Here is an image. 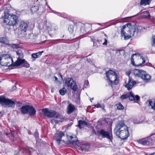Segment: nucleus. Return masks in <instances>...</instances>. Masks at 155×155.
Masks as SVG:
<instances>
[{"label":"nucleus","instance_id":"obj_1","mask_svg":"<svg viewBox=\"0 0 155 155\" xmlns=\"http://www.w3.org/2000/svg\"><path fill=\"white\" fill-rule=\"evenodd\" d=\"M134 23H129L124 25L121 30V37H124V40H127L133 36L135 33L140 32L142 29L140 26L136 27Z\"/></svg>","mask_w":155,"mask_h":155},{"label":"nucleus","instance_id":"obj_6","mask_svg":"<svg viewBox=\"0 0 155 155\" xmlns=\"http://www.w3.org/2000/svg\"><path fill=\"white\" fill-rule=\"evenodd\" d=\"M20 110L21 113L24 114L28 113L31 115H33L36 113V110L34 107L29 105L23 106Z\"/></svg>","mask_w":155,"mask_h":155},{"label":"nucleus","instance_id":"obj_47","mask_svg":"<svg viewBox=\"0 0 155 155\" xmlns=\"http://www.w3.org/2000/svg\"><path fill=\"white\" fill-rule=\"evenodd\" d=\"M16 87L15 86V85L13 87L12 89H13L12 90H14V89H16Z\"/></svg>","mask_w":155,"mask_h":155},{"label":"nucleus","instance_id":"obj_28","mask_svg":"<svg viewBox=\"0 0 155 155\" xmlns=\"http://www.w3.org/2000/svg\"><path fill=\"white\" fill-rule=\"evenodd\" d=\"M38 10V7L37 6H32L31 8V12L32 13L35 12Z\"/></svg>","mask_w":155,"mask_h":155},{"label":"nucleus","instance_id":"obj_12","mask_svg":"<svg viewBox=\"0 0 155 155\" xmlns=\"http://www.w3.org/2000/svg\"><path fill=\"white\" fill-rule=\"evenodd\" d=\"M22 64L24 67L28 68L30 67L29 64L25 61V59H21L19 58H18L17 60L13 64V65L14 66H17Z\"/></svg>","mask_w":155,"mask_h":155},{"label":"nucleus","instance_id":"obj_40","mask_svg":"<svg viewBox=\"0 0 155 155\" xmlns=\"http://www.w3.org/2000/svg\"><path fill=\"white\" fill-rule=\"evenodd\" d=\"M43 51H40V52H37V53H36V54H37V55L38 57V58H39L41 56L42 53H43Z\"/></svg>","mask_w":155,"mask_h":155},{"label":"nucleus","instance_id":"obj_58","mask_svg":"<svg viewBox=\"0 0 155 155\" xmlns=\"http://www.w3.org/2000/svg\"><path fill=\"white\" fill-rule=\"evenodd\" d=\"M1 114V112H0V114Z\"/></svg>","mask_w":155,"mask_h":155},{"label":"nucleus","instance_id":"obj_10","mask_svg":"<svg viewBox=\"0 0 155 155\" xmlns=\"http://www.w3.org/2000/svg\"><path fill=\"white\" fill-rule=\"evenodd\" d=\"M42 112L43 114L47 117L51 118L56 115V112L54 110H49L48 108L43 109Z\"/></svg>","mask_w":155,"mask_h":155},{"label":"nucleus","instance_id":"obj_44","mask_svg":"<svg viewBox=\"0 0 155 155\" xmlns=\"http://www.w3.org/2000/svg\"><path fill=\"white\" fill-rule=\"evenodd\" d=\"M131 73V72L130 71H128L126 72V74L129 76V78L130 77V75Z\"/></svg>","mask_w":155,"mask_h":155},{"label":"nucleus","instance_id":"obj_20","mask_svg":"<svg viewBox=\"0 0 155 155\" xmlns=\"http://www.w3.org/2000/svg\"><path fill=\"white\" fill-rule=\"evenodd\" d=\"M143 71L138 69H135L133 71L134 74L136 77H141Z\"/></svg>","mask_w":155,"mask_h":155},{"label":"nucleus","instance_id":"obj_18","mask_svg":"<svg viewBox=\"0 0 155 155\" xmlns=\"http://www.w3.org/2000/svg\"><path fill=\"white\" fill-rule=\"evenodd\" d=\"M75 109L74 106L71 104H69L67 107V114H69L72 113Z\"/></svg>","mask_w":155,"mask_h":155},{"label":"nucleus","instance_id":"obj_21","mask_svg":"<svg viewBox=\"0 0 155 155\" xmlns=\"http://www.w3.org/2000/svg\"><path fill=\"white\" fill-rule=\"evenodd\" d=\"M73 79L72 78H68L65 80V85L68 87H70L71 86L72 81H74Z\"/></svg>","mask_w":155,"mask_h":155},{"label":"nucleus","instance_id":"obj_36","mask_svg":"<svg viewBox=\"0 0 155 155\" xmlns=\"http://www.w3.org/2000/svg\"><path fill=\"white\" fill-rule=\"evenodd\" d=\"M68 30L70 33H73L74 31V27L73 25H70L68 28Z\"/></svg>","mask_w":155,"mask_h":155},{"label":"nucleus","instance_id":"obj_38","mask_svg":"<svg viewBox=\"0 0 155 155\" xmlns=\"http://www.w3.org/2000/svg\"><path fill=\"white\" fill-rule=\"evenodd\" d=\"M51 123L53 124H56L59 123L57 120H56L54 119L51 120Z\"/></svg>","mask_w":155,"mask_h":155},{"label":"nucleus","instance_id":"obj_41","mask_svg":"<svg viewBox=\"0 0 155 155\" xmlns=\"http://www.w3.org/2000/svg\"><path fill=\"white\" fill-rule=\"evenodd\" d=\"M31 57L32 58H38V57L36 53L32 54H31Z\"/></svg>","mask_w":155,"mask_h":155},{"label":"nucleus","instance_id":"obj_25","mask_svg":"<svg viewBox=\"0 0 155 155\" xmlns=\"http://www.w3.org/2000/svg\"><path fill=\"white\" fill-rule=\"evenodd\" d=\"M149 105L151 106V108L155 110V101H149Z\"/></svg>","mask_w":155,"mask_h":155},{"label":"nucleus","instance_id":"obj_27","mask_svg":"<svg viewBox=\"0 0 155 155\" xmlns=\"http://www.w3.org/2000/svg\"><path fill=\"white\" fill-rule=\"evenodd\" d=\"M101 44V42L98 40L93 41V46L96 47L99 46Z\"/></svg>","mask_w":155,"mask_h":155},{"label":"nucleus","instance_id":"obj_45","mask_svg":"<svg viewBox=\"0 0 155 155\" xmlns=\"http://www.w3.org/2000/svg\"><path fill=\"white\" fill-rule=\"evenodd\" d=\"M134 123L135 124H138L140 123V121L137 120H136V119H135L133 120Z\"/></svg>","mask_w":155,"mask_h":155},{"label":"nucleus","instance_id":"obj_29","mask_svg":"<svg viewBox=\"0 0 155 155\" xmlns=\"http://www.w3.org/2000/svg\"><path fill=\"white\" fill-rule=\"evenodd\" d=\"M143 15H142V16L144 18H148L150 16L149 12L147 11L143 12Z\"/></svg>","mask_w":155,"mask_h":155},{"label":"nucleus","instance_id":"obj_31","mask_svg":"<svg viewBox=\"0 0 155 155\" xmlns=\"http://www.w3.org/2000/svg\"><path fill=\"white\" fill-rule=\"evenodd\" d=\"M100 41L101 42V44L104 45H107V40L106 38L102 39Z\"/></svg>","mask_w":155,"mask_h":155},{"label":"nucleus","instance_id":"obj_46","mask_svg":"<svg viewBox=\"0 0 155 155\" xmlns=\"http://www.w3.org/2000/svg\"><path fill=\"white\" fill-rule=\"evenodd\" d=\"M12 47L14 48H17L18 46L15 44H12Z\"/></svg>","mask_w":155,"mask_h":155},{"label":"nucleus","instance_id":"obj_11","mask_svg":"<svg viewBox=\"0 0 155 155\" xmlns=\"http://www.w3.org/2000/svg\"><path fill=\"white\" fill-rule=\"evenodd\" d=\"M29 23L24 21H21L20 24L19 29L21 32H25L28 30Z\"/></svg>","mask_w":155,"mask_h":155},{"label":"nucleus","instance_id":"obj_4","mask_svg":"<svg viewBox=\"0 0 155 155\" xmlns=\"http://www.w3.org/2000/svg\"><path fill=\"white\" fill-rule=\"evenodd\" d=\"M106 76L107 78L111 84H117L118 83L117 76L116 73L114 71L110 70L106 72Z\"/></svg>","mask_w":155,"mask_h":155},{"label":"nucleus","instance_id":"obj_19","mask_svg":"<svg viewBox=\"0 0 155 155\" xmlns=\"http://www.w3.org/2000/svg\"><path fill=\"white\" fill-rule=\"evenodd\" d=\"M78 127L80 129L82 128L84 125L87 126L88 124L87 122L85 120H80L78 121Z\"/></svg>","mask_w":155,"mask_h":155},{"label":"nucleus","instance_id":"obj_57","mask_svg":"<svg viewBox=\"0 0 155 155\" xmlns=\"http://www.w3.org/2000/svg\"><path fill=\"white\" fill-rule=\"evenodd\" d=\"M30 132H28V134H30Z\"/></svg>","mask_w":155,"mask_h":155},{"label":"nucleus","instance_id":"obj_30","mask_svg":"<svg viewBox=\"0 0 155 155\" xmlns=\"http://www.w3.org/2000/svg\"><path fill=\"white\" fill-rule=\"evenodd\" d=\"M66 89L63 87L59 91V93L61 95H64L66 93Z\"/></svg>","mask_w":155,"mask_h":155},{"label":"nucleus","instance_id":"obj_14","mask_svg":"<svg viewBox=\"0 0 155 155\" xmlns=\"http://www.w3.org/2000/svg\"><path fill=\"white\" fill-rule=\"evenodd\" d=\"M64 136V134L63 132L57 133L55 134L54 139L55 140L58 145L60 144V142L62 140L61 138Z\"/></svg>","mask_w":155,"mask_h":155},{"label":"nucleus","instance_id":"obj_22","mask_svg":"<svg viewBox=\"0 0 155 155\" xmlns=\"http://www.w3.org/2000/svg\"><path fill=\"white\" fill-rule=\"evenodd\" d=\"M55 115L56 116L55 118H56L58 119L57 120L58 121L59 123H62L64 121V117L63 116L60 114H57L56 115Z\"/></svg>","mask_w":155,"mask_h":155},{"label":"nucleus","instance_id":"obj_8","mask_svg":"<svg viewBox=\"0 0 155 155\" xmlns=\"http://www.w3.org/2000/svg\"><path fill=\"white\" fill-rule=\"evenodd\" d=\"M98 133L101 135L103 137L106 138L110 141L112 142L113 137L112 133L111 132H108L102 129L99 130L98 132Z\"/></svg>","mask_w":155,"mask_h":155},{"label":"nucleus","instance_id":"obj_43","mask_svg":"<svg viewBox=\"0 0 155 155\" xmlns=\"http://www.w3.org/2000/svg\"><path fill=\"white\" fill-rule=\"evenodd\" d=\"M34 135L36 137H38V133L37 130H36L35 132Z\"/></svg>","mask_w":155,"mask_h":155},{"label":"nucleus","instance_id":"obj_39","mask_svg":"<svg viewBox=\"0 0 155 155\" xmlns=\"http://www.w3.org/2000/svg\"><path fill=\"white\" fill-rule=\"evenodd\" d=\"M152 45L153 46L155 47V35H153L152 36Z\"/></svg>","mask_w":155,"mask_h":155},{"label":"nucleus","instance_id":"obj_54","mask_svg":"<svg viewBox=\"0 0 155 155\" xmlns=\"http://www.w3.org/2000/svg\"><path fill=\"white\" fill-rule=\"evenodd\" d=\"M93 98L91 99L90 100H91H91H93Z\"/></svg>","mask_w":155,"mask_h":155},{"label":"nucleus","instance_id":"obj_53","mask_svg":"<svg viewBox=\"0 0 155 155\" xmlns=\"http://www.w3.org/2000/svg\"><path fill=\"white\" fill-rule=\"evenodd\" d=\"M31 149L32 150H33V151H34V150L33 149H32V148H31Z\"/></svg>","mask_w":155,"mask_h":155},{"label":"nucleus","instance_id":"obj_3","mask_svg":"<svg viewBox=\"0 0 155 155\" xmlns=\"http://www.w3.org/2000/svg\"><path fill=\"white\" fill-rule=\"evenodd\" d=\"M13 61L9 54H3L0 55V64L4 63V65L9 66L13 64Z\"/></svg>","mask_w":155,"mask_h":155},{"label":"nucleus","instance_id":"obj_7","mask_svg":"<svg viewBox=\"0 0 155 155\" xmlns=\"http://www.w3.org/2000/svg\"><path fill=\"white\" fill-rule=\"evenodd\" d=\"M129 98V99L131 101H138L139 100L140 97L138 95H136L134 97L133 94L131 92L125 94H123L120 97V99L122 100Z\"/></svg>","mask_w":155,"mask_h":155},{"label":"nucleus","instance_id":"obj_34","mask_svg":"<svg viewBox=\"0 0 155 155\" xmlns=\"http://www.w3.org/2000/svg\"><path fill=\"white\" fill-rule=\"evenodd\" d=\"M117 105V109L118 110H122L124 108V107L120 103H118Z\"/></svg>","mask_w":155,"mask_h":155},{"label":"nucleus","instance_id":"obj_49","mask_svg":"<svg viewBox=\"0 0 155 155\" xmlns=\"http://www.w3.org/2000/svg\"><path fill=\"white\" fill-rule=\"evenodd\" d=\"M58 75L62 78V76L61 74L59 73Z\"/></svg>","mask_w":155,"mask_h":155},{"label":"nucleus","instance_id":"obj_23","mask_svg":"<svg viewBox=\"0 0 155 155\" xmlns=\"http://www.w3.org/2000/svg\"><path fill=\"white\" fill-rule=\"evenodd\" d=\"M70 141L71 143L73 144H75L77 143L78 140H77V138L76 136H75V137H73L72 136H70Z\"/></svg>","mask_w":155,"mask_h":155},{"label":"nucleus","instance_id":"obj_9","mask_svg":"<svg viewBox=\"0 0 155 155\" xmlns=\"http://www.w3.org/2000/svg\"><path fill=\"white\" fill-rule=\"evenodd\" d=\"M154 140L150 137L138 140V143L143 145H150L153 144Z\"/></svg>","mask_w":155,"mask_h":155},{"label":"nucleus","instance_id":"obj_2","mask_svg":"<svg viewBox=\"0 0 155 155\" xmlns=\"http://www.w3.org/2000/svg\"><path fill=\"white\" fill-rule=\"evenodd\" d=\"M0 19L2 20L5 23L10 26L16 25L18 21V17L15 15H11L6 12H4V17H2Z\"/></svg>","mask_w":155,"mask_h":155},{"label":"nucleus","instance_id":"obj_52","mask_svg":"<svg viewBox=\"0 0 155 155\" xmlns=\"http://www.w3.org/2000/svg\"><path fill=\"white\" fill-rule=\"evenodd\" d=\"M62 40L61 39H57L55 40L56 41H60Z\"/></svg>","mask_w":155,"mask_h":155},{"label":"nucleus","instance_id":"obj_37","mask_svg":"<svg viewBox=\"0 0 155 155\" xmlns=\"http://www.w3.org/2000/svg\"><path fill=\"white\" fill-rule=\"evenodd\" d=\"M6 41V39L5 38L2 37L0 38V43H5Z\"/></svg>","mask_w":155,"mask_h":155},{"label":"nucleus","instance_id":"obj_55","mask_svg":"<svg viewBox=\"0 0 155 155\" xmlns=\"http://www.w3.org/2000/svg\"><path fill=\"white\" fill-rule=\"evenodd\" d=\"M104 35H105V36H106V34H104Z\"/></svg>","mask_w":155,"mask_h":155},{"label":"nucleus","instance_id":"obj_51","mask_svg":"<svg viewBox=\"0 0 155 155\" xmlns=\"http://www.w3.org/2000/svg\"><path fill=\"white\" fill-rule=\"evenodd\" d=\"M77 23H74V25H77Z\"/></svg>","mask_w":155,"mask_h":155},{"label":"nucleus","instance_id":"obj_48","mask_svg":"<svg viewBox=\"0 0 155 155\" xmlns=\"http://www.w3.org/2000/svg\"><path fill=\"white\" fill-rule=\"evenodd\" d=\"M54 78H55V81H58V78L57 77H56L55 76H54Z\"/></svg>","mask_w":155,"mask_h":155},{"label":"nucleus","instance_id":"obj_56","mask_svg":"<svg viewBox=\"0 0 155 155\" xmlns=\"http://www.w3.org/2000/svg\"><path fill=\"white\" fill-rule=\"evenodd\" d=\"M30 132H28V134H30Z\"/></svg>","mask_w":155,"mask_h":155},{"label":"nucleus","instance_id":"obj_5","mask_svg":"<svg viewBox=\"0 0 155 155\" xmlns=\"http://www.w3.org/2000/svg\"><path fill=\"white\" fill-rule=\"evenodd\" d=\"M0 104L3 106L5 107H14L15 105V102L2 96L0 97Z\"/></svg>","mask_w":155,"mask_h":155},{"label":"nucleus","instance_id":"obj_24","mask_svg":"<svg viewBox=\"0 0 155 155\" xmlns=\"http://www.w3.org/2000/svg\"><path fill=\"white\" fill-rule=\"evenodd\" d=\"M71 86H70L72 89L74 91H76L78 89V87L75 81H72Z\"/></svg>","mask_w":155,"mask_h":155},{"label":"nucleus","instance_id":"obj_50","mask_svg":"<svg viewBox=\"0 0 155 155\" xmlns=\"http://www.w3.org/2000/svg\"><path fill=\"white\" fill-rule=\"evenodd\" d=\"M16 53L18 55H19V54H21V53L19 52H16Z\"/></svg>","mask_w":155,"mask_h":155},{"label":"nucleus","instance_id":"obj_42","mask_svg":"<svg viewBox=\"0 0 155 155\" xmlns=\"http://www.w3.org/2000/svg\"><path fill=\"white\" fill-rule=\"evenodd\" d=\"M94 106L97 108H99V107L101 108L102 107V106L100 104H96L94 105Z\"/></svg>","mask_w":155,"mask_h":155},{"label":"nucleus","instance_id":"obj_32","mask_svg":"<svg viewBox=\"0 0 155 155\" xmlns=\"http://www.w3.org/2000/svg\"><path fill=\"white\" fill-rule=\"evenodd\" d=\"M134 55H137L138 56H140V54H133L132 55V56H131V62L132 63V64L133 65H134V59L133 58L134 57Z\"/></svg>","mask_w":155,"mask_h":155},{"label":"nucleus","instance_id":"obj_35","mask_svg":"<svg viewBox=\"0 0 155 155\" xmlns=\"http://www.w3.org/2000/svg\"><path fill=\"white\" fill-rule=\"evenodd\" d=\"M128 130L127 127L126 125H124V126L120 128V130H119L118 132L124 131V130Z\"/></svg>","mask_w":155,"mask_h":155},{"label":"nucleus","instance_id":"obj_33","mask_svg":"<svg viewBox=\"0 0 155 155\" xmlns=\"http://www.w3.org/2000/svg\"><path fill=\"white\" fill-rule=\"evenodd\" d=\"M140 58L141 59L143 60L142 62V63H140V64H137V65H136L137 66L139 67V66H140L142 64L145 63V60L144 57H143V56H140Z\"/></svg>","mask_w":155,"mask_h":155},{"label":"nucleus","instance_id":"obj_16","mask_svg":"<svg viewBox=\"0 0 155 155\" xmlns=\"http://www.w3.org/2000/svg\"><path fill=\"white\" fill-rule=\"evenodd\" d=\"M136 84V81H133L129 77L128 83L126 85L125 87L127 88L128 90H130L131 89L133 86Z\"/></svg>","mask_w":155,"mask_h":155},{"label":"nucleus","instance_id":"obj_26","mask_svg":"<svg viewBox=\"0 0 155 155\" xmlns=\"http://www.w3.org/2000/svg\"><path fill=\"white\" fill-rule=\"evenodd\" d=\"M151 0H141L140 1V4L143 5H149Z\"/></svg>","mask_w":155,"mask_h":155},{"label":"nucleus","instance_id":"obj_13","mask_svg":"<svg viewBox=\"0 0 155 155\" xmlns=\"http://www.w3.org/2000/svg\"><path fill=\"white\" fill-rule=\"evenodd\" d=\"M114 133L117 137L123 140L126 139L129 136V132L127 130H124V131H118Z\"/></svg>","mask_w":155,"mask_h":155},{"label":"nucleus","instance_id":"obj_15","mask_svg":"<svg viewBox=\"0 0 155 155\" xmlns=\"http://www.w3.org/2000/svg\"><path fill=\"white\" fill-rule=\"evenodd\" d=\"M125 125L123 121H119L116 124L114 130V132H117L120 130V128Z\"/></svg>","mask_w":155,"mask_h":155},{"label":"nucleus","instance_id":"obj_17","mask_svg":"<svg viewBox=\"0 0 155 155\" xmlns=\"http://www.w3.org/2000/svg\"><path fill=\"white\" fill-rule=\"evenodd\" d=\"M140 77L145 82L148 81L151 78L150 76L144 71L142 72Z\"/></svg>","mask_w":155,"mask_h":155}]
</instances>
